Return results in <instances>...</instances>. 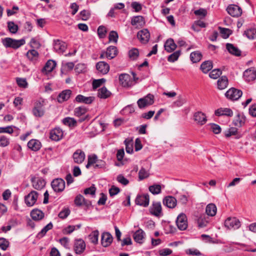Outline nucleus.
I'll use <instances>...</instances> for the list:
<instances>
[{
    "label": "nucleus",
    "instance_id": "1",
    "mask_svg": "<svg viewBox=\"0 0 256 256\" xmlns=\"http://www.w3.org/2000/svg\"><path fill=\"white\" fill-rule=\"evenodd\" d=\"M2 43L6 48H10L13 49H17L24 45L26 41L24 38L17 40L10 38H6L2 40Z\"/></svg>",
    "mask_w": 256,
    "mask_h": 256
},
{
    "label": "nucleus",
    "instance_id": "61",
    "mask_svg": "<svg viewBox=\"0 0 256 256\" xmlns=\"http://www.w3.org/2000/svg\"><path fill=\"white\" fill-rule=\"evenodd\" d=\"M106 33V28L104 26H100L98 28V34L100 38H104Z\"/></svg>",
    "mask_w": 256,
    "mask_h": 256
},
{
    "label": "nucleus",
    "instance_id": "29",
    "mask_svg": "<svg viewBox=\"0 0 256 256\" xmlns=\"http://www.w3.org/2000/svg\"><path fill=\"white\" fill-rule=\"evenodd\" d=\"M28 146L33 151H38L40 148L42 144L39 140L32 139L28 142Z\"/></svg>",
    "mask_w": 256,
    "mask_h": 256
},
{
    "label": "nucleus",
    "instance_id": "10",
    "mask_svg": "<svg viewBox=\"0 0 256 256\" xmlns=\"http://www.w3.org/2000/svg\"><path fill=\"white\" fill-rule=\"evenodd\" d=\"M226 10L228 14L233 17H238L242 14V9L236 4H230Z\"/></svg>",
    "mask_w": 256,
    "mask_h": 256
},
{
    "label": "nucleus",
    "instance_id": "53",
    "mask_svg": "<svg viewBox=\"0 0 256 256\" xmlns=\"http://www.w3.org/2000/svg\"><path fill=\"white\" fill-rule=\"evenodd\" d=\"M244 34H245L248 38L253 40L256 38V29H248L244 32Z\"/></svg>",
    "mask_w": 256,
    "mask_h": 256
},
{
    "label": "nucleus",
    "instance_id": "64",
    "mask_svg": "<svg viewBox=\"0 0 256 256\" xmlns=\"http://www.w3.org/2000/svg\"><path fill=\"white\" fill-rule=\"evenodd\" d=\"M106 82V80L104 78L98 80H94L92 82V88L94 89H96L100 87L103 83Z\"/></svg>",
    "mask_w": 256,
    "mask_h": 256
},
{
    "label": "nucleus",
    "instance_id": "20",
    "mask_svg": "<svg viewBox=\"0 0 256 256\" xmlns=\"http://www.w3.org/2000/svg\"><path fill=\"white\" fill-rule=\"evenodd\" d=\"M95 98L94 96H85L82 94L78 95L75 98L76 102H78L88 104H92Z\"/></svg>",
    "mask_w": 256,
    "mask_h": 256
},
{
    "label": "nucleus",
    "instance_id": "35",
    "mask_svg": "<svg viewBox=\"0 0 256 256\" xmlns=\"http://www.w3.org/2000/svg\"><path fill=\"white\" fill-rule=\"evenodd\" d=\"M217 208L216 206L212 203L209 204L206 208V212L208 216H214L216 214Z\"/></svg>",
    "mask_w": 256,
    "mask_h": 256
},
{
    "label": "nucleus",
    "instance_id": "3",
    "mask_svg": "<svg viewBox=\"0 0 256 256\" xmlns=\"http://www.w3.org/2000/svg\"><path fill=\"white\" fill-rule=\"evenodd\" d=\"M154 102V96L152 94H148L146 96L140 98L137 104L140 109H143L148 106L152 104Z\"/></svg>",
    "mask_w": 256,
    "mask_h": 256
},
{
    "label": "nucleus",
    "instance_id": "14",
    "mask_svg": "<svg viewBox=\"0 0 256 256\" xmlns=\"http://www.w3.org/2000/svg\"><path fill=\"white\" fill-rule=\"evenodd\" d=\"M63 136V132L60 128H56L50 132V138L54 141L60 140Z\"/></svg>",
    "mask_w": 256,
    "mask_h": 256
},
{
    "label": "nucleus",
    "instance_id": "25",
    "mask_svg": "<svg viewBox=\"0 0 256 256\" xmlns=\"http://www.w3.org/2000/svg\"><path fill=\"white\" fill-rule=\"evenodd\" d=\"M72 91L70 90H66L62 91L58 96L57 100L58 102L62 103L69 99Z\"/></svg>",
    "mask_w": 256,
    "mask_h": 256
},
{
    "label": "nucleus",
    "instance_id": "27",
    "mask_svg": "<svg viewBox=\"0 0 256 256\" xmlns=\"http://www.w3.org/2000/svg\"><path fill=\"white\" fill-rule=\"evenodd\" d=\"M208 222V218L204 214L201 215L196 220V224L199 228L206 227Z\"/></svg>",
    "mask_w": 256,
    "mask_h": 256
},
{
    "label": "nucleus",
    "instance_id": "58",
    "mask_svg": "<svg viewBox=\"0 0 256 256\" xmlns=\"http://www.w3.org/2000/svg\"><path fill=\"white\" fill-rule=\"evenodd\" d=\"M222 74V71L220 69H214L209 74V76L210 78L213 79H216Z\"/></svg>",
    "mask_w": 256,
    "mask_h": 256
},
{
    "label": "nucleus",
    "instance_id": "57",
    "mask_svg": "<svg viewBox=\"0 0 256 256\" xmlns=\"http://www.w3.org/2000/svg\"><path fill=\"white\" fill-rule=\"evenodd\" d=\"M118 38V34L116 31H111L108 36V39L110 42H113L116 43Z\"/></svg>",
    "mask_w": 256,
    "mask_h": 256
},
{
    "label": "nucleus",
    "instance_id": "62",
    "mask_svg": "<svg viewBox=\"0 0 256 256\" xmlns=\"http://www.w3.org/2000/svg\"><path fill=\"white\" fill-rule=\"evenodd\" d=\"M70 214V210L68 208H64L58 214V216L62 219H64Z\"/></svg>",
    "mask_w": 256,
    "mask_h": 256
},
{
    "label": "nucleus",
    "instance_id": "46",
    "mask_svg": "<svg viewBox=\"0 0 256 256\" xmlns=\"http://www.w3.org/2000/svg\"><path fill=\"white\" fill-rule=\"evenodd\" d=\"M99 236V232L98 230L92 232L88 236V238L90 242L94 244H96L98 242V238Z\"/></svg>",
    "mask_w": 256,
    "mask_h": 256
},
{
    "label": "nucleus",
    "instance_id": "4",
    "mask_svg": "<svg viewBox=\"0 0 256 256\" xmlns=\"http://www.w3.org/2000/svg\"><path fill=\"white\" fill-rule=\"evenodd\" d=\"M242 92L241 90L234 88H230L225 94L227 98L232 100H236L239 99L242 96Z\"/></svg>",
    "mask_w": 256,
    "mask_h": 256
},
{
    "label": "nucleus",
    "instance_id": "48",
    "mask_svg": "<svg viewBox=\"0 0 256 256\" xmlns=\"http://www.w3.org/2000/svg\"><path fill=\"white\" fill-rule=\"evenodd\" d=\"M148 190L153 194H158L161 192L162 187L160 184H154L150 186Z\"/></svg>",
    "mask_w": 256,
    "mask_h": 256
},
{
    "label": "nucleus",
    "instance_id": "19",
    "mask_svg": "<svg viewBox=\"0 0 256 256\" xmlns=\"http://www.w3.org/2000/svg\"><path fill=\"white\" fill-rule=\"evenodd\" d=\"M75 163L81 164L85 159V154L81 150H77L72 156Z\"/></svg>",
    "mask_w": 256,
    "mask_h": 256
},
{
    "label": "nucleus",
    "instance_id": "30",
    "mask_svg": "<svg viewBox=\"0 0 256 256\" xmlns=\"http://www.w3.org/2000/svg\"><path fill=\"white\" fill-rule=\"evenodd\" d=\"M56 61L50 60L46 62L45 66L42 69V72H46V74L52 72L56 67Z\"/></svg>",
    "mask_w": 256,
    "mask_h": 256
},
{
    "label": "nucleus",
    "instance_id": "7",
    "mask_svg": "<svg viewBox=\"0 0 256 256\" xmlns=\"http://www.w3.org/2000/svg\"><path fill=\"white\" fill-rule=\"evenodd\" d=\"M119 80L120 84L124 87H131L134 84L130 76L126 74H120Z\"/></svg>",
    "mask_w": 256,
    "mask_h": 256
},
{
    "label": "nucleus",
    "instance_id": "43",
    "mask_svg": "<svg viewBox=\"0 0 256 256\" xmlns=\"http://www.w3.org/2000/svg\"><path fill=\"white\" fill-rule=\"evenodd\" d=\"M27 58L32 62L36 61L38 57V53L35 50H29L26 53Z\"/></svg>",
    "mask_w": 256,
    "mask_h": 256
},
{
    "label": "nucleus",
    "instance_id": "36",
    "mask_svg": "<svg viewBox=\"0 0 256 256\" xmlns=\"http://www.w3.org/2000/svg\"><path fill=\"white\" fill-rule=\"evenodd\" d=\"M218 88L220 90L225 89L228 86V79L226 76H222L217 82Z\"/></svg>",
    "mask_w": 256,
    "mask_h": 256
},
{
    "label": "nucleus",
    "instance_id": "5",
    "mask_svg": "<svg viewBox=\"0 0 256 256\" xmlns=\"http://www.w3.org/2000/svg\"><path fill=\"white\" fill-rule=\"evenodd\" d=\"M224 226L227 228L238 229L240 226V221L235 217H229L227 218L224 222Z\"/></svg>",
    "mask_w": 256,
    "mask_h": 256
},
{
    "label": "nucleus",
    "instance_id": "42",
    "mask_svg": "<svg viewBox=\"0 0 256 256\" xmlns=\"http://www.w3.org/2000/svg\"><path fill=\"white\" fill-rule=\"evenodd\" d=\"M195 16L200 19H204L207 16L208 11L206 8H200L194 12Z\"/></svg>",
    "mask_w": 256,
    "mask_h": 256
},
{
    "label": "nucleus",
    "instance_id": "9",
    "mask_svg": "<svg viewBox=\"0 0 256 256\" xmlns=\"http://www.w3.org/2000/svg\"><path fill=\"white\" fill-rule=\"evenodd\" d=\"M86 243L82 239H78L75 240L74 246V250L76 254H82L86 250Z\"/></svg>",
    "mask_w": 256,
    "mask_h": 256
},
{
    "label": "nucleus",
    "instance_id": "40",
    "mask_svg": "<svg viewBox=\"0 0 256 256\" xmlns=\"http://www.w3.org/2000/svg\"><path fill=\"white\" fill-rule=\"evenodd\" d=\"M212 68V63L210 60H206L202 63L200 69L204 73H208Z\"/></svg>",
    "mask_w": 256,
    "mask_h": 256
},
{
    "label": "nucleus",
    "instance_id": "32",
    "mask_svg": "<svg viewBox=\"0 0 256 256\" xmlns=\"http://www.w3.org/2000/svg\"><path fill=\"white\" fill-rule=\"evenodd\" d=\"M30 216L34 220L38 221L44 217V213L38 209H34L30 212Z\"/></svg>",
    "mask_w": 256,
    "mask_h": 256
},
{
    "label": "nucleus",
    "instance_id": "31",
    "mask_svg": "<svg viewBox=\"0 0 256 256\" xmlns=\"http://www.w3.org/2000/svg\"><path fill=\"white\" fill-rule=\"evenodd\" d=\"M215 114L217 116H232L233 115L232 110L229 108H220L215 111Z\"/></svg>",
    "mask_w": 256,
    "mask_h": 256
},
{
    "label": "nucleus",
    "instance_id": "8",
    "mask_svg": "<svg viewBox=\"0 0 256 256\" xmlns=\"http://www.w3.org/2000/svg\"><path fill=\"white\" fill-rule=\"evenodd\" d=\"M38 198V193L34 190H32L25 196V203L27 206H32L35 204Z\"/></svg>",
    "mask_w": 256,
    "mask_h": 256
},
{
    "label": "nucleus",
    "instance_id": "37",
    "mask_svg": "<svg viewBox=\"0 0 256 256\" xmlns=\"http://www.w3.org/2000/svg\"><path fill=\"white\" fill-rule=\"evenodd\" d=\"M144 235V232L142 229H139L134 233L133 236L134 239L136 242L142 244Z\"/></svg>",
    "mask_w": 256,
    "mask_h": 256
},
{
    "label": "nucleus",
    "instance_id": "49",
    "mask_svg": "<svg viewBox=\"0 0 256 256\" xmlns=\"http://www.w3.org/2000/svg\"><path fill=\"white\" fill-rule=\"evenodd\" d=\"M97 159L98 157L96 154L88 156V163L86 166V168H88L92 166H94V165H95Z\"/></svg>",
    "mask_w": 256,
    "mask_h": 256
},
{
    "label": "nucleus",
    "instance_id": "15",
    "mask_svg": "<svg viewBox=\"0 0 256 256\" xmlns=\"http://www.w3.org/2000/svg\"><path fill=\"white\" fill-rule=\"evenodd\" d=\"M243 76L247 82L252 81L256 78V70L253 68H248L244 72Z\"/></svg>",
    "mask_w": 256,
    "mask_h": 256
},
{
    "label": "nucleus",
    "instance_id": "22",
    "mask_svg": "<svg viewBox=\"0 0 256 256\" xmlns=\"http://www.w3.org/2000/svg\"><path fill=\"white\" fill-rule=\"evenodd\" d=\"M150 213L156 216H160L162 214V206L160 202H153L152 207L150 208Z\"/></svg>",
    "mask_w": 256,
    "mask_h": 256
},
{
    "label": "nucleus",
    "instance_id": "55",
    "mask_svg": "<svg viewBox=\"0 0 256 256\" xmlns=\"http://www.w3.org/2000/svg\"><path fill=\"white\" fill-rule=\"evenodd\" d=\"M149 173L144 168H142L138 172V178L140 180H142L144 178H146L149 176Z\"/></svg>",
    "mask_w": 256,
    "mask_h": 256
},
{
    "label": "nucleus",
    "instance_id": "26",
    "mask_svg": "<svg viewBox=\"0 0 256 256\" xmlns=\"http://www.w3.org/2000/svg\"><path fill=\"white\" fill-rule=\"evenodd\" d=\"M74 204L78 206H80L83 205L88 206L90 204V202L86 200L82 194H78L75 198L74 200Z\"/></svg>",
    "mask_w": 256,
    "mask_h": 256
},
{
    "label": "nucleus",
    "instance_id": "56",
    "mask_svg": "<svg viewBox=\"0 0 256 256\" xmlns=\"http://www.w3.org/2000/svg\"><path fill=\"white\" fill-rule=\"evenodd\" d=\"M74 64L72 62H66L62 65L61 68V73L64 74V70H71L74 68Z\"/></svg>",
    "mask_w": 256,
    "mask_h": 256
},
{
    "label": "nucleus",
    "instance_id": "52",
    "mask_svg": "<svg viewBox=\"0 0 256 256\" xmlns=\"http://www.w3.org/2000/svg\"><path fill=\"white\" fill-rule=\"evenodd\" d=\"M126 150L128 154H132L133 152V142L132 140L126 139L124 140Z\"/></svg>",
    "mask_w": 256,
    "mask_h": 256
},
{
    "label": "nucleus",
    "instance_id": "28",
    "mask_svg": "<svg viewBox=\"0 0 256 256\" xmlns=\"http://www.w3.org/2000/svg\"><path fill=\"white\" fill-rule=\"evenodd\" d=\"M118 51L115 46H110L106 49V58L111 60L114 58L118 55Z\"/></svg>",
    "mask_w": 256,
    "mask_h": 256
},
{
    "label": "nucleus",
    "instance_id": "23",
    "mask_svg": "<svg viewBox=\"0 0 256 256\" xmlns=\"http://www.w3.org/2000/svg\"><path fill=\"white\" fill-rule=\"evenodd\" d=\"M31 180L33 188L37 190L42 189L46 185L45 181L42 178H32Z\"/></svg>",
    "mask_w": 256,
    "mask_h": 256
},
{
    "label": "nucleus",
    "instance_id": "38",
    "mask_svg": "<svg viewBox=\"0 0 256 256\" xmlns=\"http://www.w3.org/2000/svg\"><path fill=\"white\" fill-rule=\"evenodd\" d=\"M111 94L112 93L105 86H103L98 89V96L100 98L105 99L110 97Z\"/></svg>",
    "mask_w": 256,
    "mask_h": 256
},
{
    "label": "nucleus",
    "instance_id": "12",
    "mask_svg": "<svg viewBox=\"0 0 256 256\" xmlns=\"http://www.w3.org/2000/svg\"><path fill=\"white\" fill-rule=\"evenodd\" d=\"M178 228L181 230H184L188 226L187 218L184 214H180L178 216L176 220Z\"/></svg>",
    "mask_w": 256,
    "mask_h": 256
},
{
    "label": "nucleus",
    "instance_id": "51",
    "mask_svg": "<svg viewBox=\"0 0 256 256\" xmlns=\"http://www.w3.org/2000/svg\"><path fill=\"white\" fill-rule=\"evenodd\" d=\"M129 58L132 60H136L139 56V51L136 48H132L128 52Z\"/></svg>",
    "mask_w": 256,
    "mask_h": 256
},
{
    "label": "nucleus",
    "instance_id": "45",
    "mask_svg": "<svg viewBox=\"0 0 256 256\" xmlns=\"http://www.w3.org/2000/svg\"><path fill=\"white\" fill-rule=\"evenodd\" d=\"M88 112V108L84 106H81L75 108L74 110V116L78 117L84 116Z\"/></svg>",
    "mask_w": 256,
    "mask_h": 256
},
{
    "label": "nucleus",
    "instance_id": "34",
    "mask_svg": "<svg viewBox=\"0 0 256 256\" xmlns=\"http://www.w3.org/2000/svg\"><path fill=\"white\" fill-rule=\"evenodd\" d=\"M226 48L230 54L234 56H240L241 54V51L232 44H226Z\"/></svg>",
    "mask_w": 256,
    "mask_h": 256
},
{
    "label": "nucleus",
    "instance_id": "63",
    "mask_svg": "<svg viewBox=\"0 0 256 256\" xmlns=\"http://www.w3.org/2000/svg\"><path fill=\"white\" fill-rule=\"evenodd\" d=\"M202 54L200 52H193V63L199 62L202 60Z\"/></svg>",
    "mask_w": 256,
    "mask_h": 256
},
{
    "label": "nucleus",
    "instance_id": "44",
    "mask_svg": "<svg viewBox=\"0 0 256 256\" xmlns=\"http://www.w3.org/2000/svg\"><path fill=\"white\" fill-rule=\"evenodd\" d=\"M245 122V118L243 115L238 114L233 121V124L235 126L240 127Z\"/></svg>",
    "mask_w": 256,
    "mask_h": 256
},
{
    "label": "nucleus",
    "instance_id": "50",
    "mask_svg": "<svg viewBox=\"0 0 256 256\" xmlns=\"http://www.w3.org/2000/svg\"><path fill=\"white\" fill-rule=\"evenodd\" d=\"M62 122L64 125L68 126H74L76 124V120L74 118L70 117H66L64 118Z\"/></svg>",
    "mask_w": 256,
    "mask_h": 256
},
{
    "label": "nucleus",
    "instance_id": "6",
    "mask_svg": "<svg viewBox=\"0 0 256 256\" xmlns=\"http://www.w3.org/2000/svg\"><path fill=\"white\" fill-rule=\"evenodd\" d=\"M51 186L54 192H62L65 188V182L62 178H58L52 181Z\"/></svg>",
    "mask_w": 256,
    "mask_h": 256
},
{
    "label": "nucleus",
    "instance_id": "18",
    "mask_svg": "<svg viewBox=\"0 0 256 256\" xmlns=\"http://www.w3.org/2000/svg\"><path fill=\"white\" fill-rule=\"evenodd\" d=\"M112 236L110 233L104 232L102 235L101 244L103 246L107 247L112 244Z\"/></svg>",
    "mask_w": 256,
    "mask_h": 256
},
{
    "label": "nucleus",
    "instance_id": "24",
    "mask_svg": "<svg viewBox=\"0 0 256 256\" xmlns=\"http://www.w3.org/2000/svg\"><path fill=\"white\" fill-rule=\"evenodd\" d=\"M54 49L58 52L63 53L66 49V44L59 40H54Z\"/></svg>",
    "mask_w": 256,
    "mask_h": 256
},
{
    "label": "nucleus",
    "instance_id": "33",
    "mask_svg": "<svg viewBox=\"0 0 256 256\" xmlns=\"http://www.w3.org/2000/svg\"><path fill=\"white\" fill-rule=\"evenodd\" d=\"M176 48V45L172 38L168 39L164 44L165 50L168 52L174 51Z\"/></svg>",
    "mask_w": 256,
    "mask_h": 256
},
{
    "label": "nucleus",
    "instance_id": "41",
    "mask_svg": "<svg viewBox=\"0 0 256 256\" xmlns=\"http://www.w3.org/2000/svg\"><path fill=\"white\" fill-rule=\"evenodd\" d=\"M53 227L52 224L50 222L49 224H48L40 232H39L36 238L40 239L42 238L43 236H44L47 232L51 229H52Z\"/></svg>",
    "mask_w": 256,
    "mask_h": 256
},
{
    "label": "nucleus",
    "instance_id": "59",
    "mask_svg": "<svg viewBox=\"0 0 256 256\" xmlns=\"http://www.w3.org/2000/svg\"><path fill=\"white\" fill-rule=\"evenodd\" d=\"M180 56V52L176 51L170 55L168 58V60L170 62H174L176 61Z\"/></svg>",
    "mask_w": 256,
    "mask_h": 256
},
{
    "label": "nucleus",
    "instance_id": "21",
    "mask_svg": "<svg viewBox=\"0 0 256 256\" xmlns=\"http://www.w3.org/2000/svg\"><path fill=\"white\" fill-rule=\"evenodd\" d=\"M194 120L198 124L203 125L206 123L207 120L205 114L201 112H196L193 116Z\"/></svg>",
    "mask_w": 256,
    "mask_h": 256
},
{
    "label": "nucleus",
    "instance_id": "47",
    "mask_svg": "<svg viewBox=\"0 0 256 256\" xmlns=\"http://www.w3.org/2000/svg\"><path fill=\"white\" fill-rule=\"evenodd\" d=\"M202 20L200 19L194 21L193 24V30L199 32L200 29L198 28V27L204 28L206 26V24Z\"/></svg>",
    "mask_w": 256,
    "mask_h": 256
},
{
    "label": "nucleus",
    "instance_id": "54",
    "mask_svg": "<svg viewBox=\"0 0 256 256\" xmlns=\"http://www.w3.org/2000/svg\"><path fill=\"white\" fill-rule=\"evenodd\" d=\"M8 27L10 32L12 34L16 33L18 29V25L13 22H8Z\"/></svg>",
    "mask_w": 256,
    "mask_h": 256
},
{
    "label": "nucleus",
    "instance_id": "39",
    "mask_svg": "<svg viewBox=\"0 0 256 256\" xmlns=\"http://www.w3.org/2000/svg\"><path fill=\"white\" fill-rule=\"evenodd\" d=\"M132 26H142L144 24V20L143 16H134L131 21Z\"/></svg>",
    "mask_w": 256,
    "mask_h": 256
},
{
    "label": "nucleus",
    "instance_id": "60",
    "mask_svg": "<svg viewBox=\"0 0 256 256\" xmlns=\"http://www.w3.org/2000/svg\"><path fill=\"white\" fill-rule=\"evenodd\" d=\"M18 85L22 88H26L28 86V82L26 78H18L16 79Z\"/></svg>",
    "mask_w": 256,
    "mask_h": 256
},
{
    "label": "nucleus",
    "instance_id": "16",
    "mask_svg": "<svg viewBox=\"0 0 256 256\" xmlns=\"http://www.w3.org/2000/svg\"><path fill=\"white\" fill-rule=\"evenodd\" d=\"M163 204L170 208H173L176 206L177 200L172 196H165L162 200Z\"/></svg>",
    "mask_w": 256,
    "mask_h": 256
},
{
    "label": "nucleus",
    "instance_id": "13",
    "mask_svg": "<svg viewBox=\"0 0 256 256\" xmlns=\"http://www.w3.org/2000/svg\"><path fill=\"white\" fill-rule=\"evenodd\" d=\"M138 38L142 44H146L150 38V34L147 29H143L138 32Z\"/></svg>",
    "mask_w": 256,
    "mask_h": 256
},
{
    "label": "nucleus",
    "instance_id": "17",
    "mask_svg": "<svg viewBox=\"0 0 256 256\" xmlns=\"http://www.w3.org/2000/svg\"><path fill=\"white\" fill-rule=\"evenodd\" d=\"M96 68L100 74H106L110 70V66L105 62H99L96 64Z\"/></svg>",
    "mask_w": 256,
    "mask_h": 256
},
{
    "label": "nucleus",
    "instance_id": "11",
    "mask_svg": "<svg viewBox=\"0 0 256 256\" xmlns=\"http://www.w3.org/2000/svg\"><path fill=\"white\" fill-rule=\"evenodd\" d=\"M150 198L148 194H138L135 200V203L137 205L146 207L149 204Z\"/></svg>",
    "mask_w": 256,
    "mask_h": 256
},
{
    "label": "nucleus",
    "instance_id": "2",
    "mask_svg": "<svg viewBox=\"0 0 256 256\" xmlns=\"http://www.w3.org/2000/svg\"><path fill=\"white\" fill-rule=\"evenodd\" d=\"M33 114L36 117H42L44 115V101L43 100H36L34 103L32 110Z\"/></svg>",
    "mask_w": 256,
    "mask_h": 256
}]
</instances>
